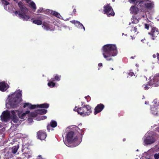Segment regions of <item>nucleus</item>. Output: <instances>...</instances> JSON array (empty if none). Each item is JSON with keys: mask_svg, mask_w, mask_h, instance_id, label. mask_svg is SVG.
Returning <instances> with one entry per match:
<instances>
[{"mask_svg": "<svg viewBox=\"0 0 159 159\" xmlns=\"http://www.w3.org/2000/svg\"><path fill=\"white\" fill-rule=\"evenodd\" d=\"M148 1L140 2L137 4L132 6L129 10L131 14L136 15L141 12H144L147 9H151L153 7V4Z\"/></svg>", "mask_w": 159, "mask_h": 159, "instance_id": "obj_1", "label": "nucleus"}, {"mask_svg": "<svg viewBox=\"0 0 159 159\" xmlns=\"http://www.w3.org/2000/svg\"><path fill=\"white\" fill-rule=\"evenodd\" d=\"M102 49L103 57L108 61L112 60L111 57L116 56L118 53L117 48L115 44L105 45L102 47Z\"/></svg>", "mask_w": 159, "mask_h": 159, "instance_id": "obj_2", "label": "nucleus"}, {"mask_svg": "<svg viewBox=\"0 0 159 159\" xmlns=\"http://www.w3.org/2000/svg\"><path fill=\"white\" fill-rule=\"evenodd\" d=\"M21 92V91L19 90L16 94H12L11 95V98L9 100V104L12 108H16L19 106L20 103L19 99L22 96Z\"/></svg>", "mask_w": 159, "mask_h": 159, "instance_id": "obj_3", "label": "nucleus"}, {"mask_svg": "<svg viewBox=\"0 0 159 159\" xmlns=\"http://www.w3.org/2000/svg\"><path fill=\"white\" fill-rule=\"evenodd\" d=\"M18 5L20 8V12L19 11L18 15L19 17L23 20H27L30 18L29 16L26 15V14L28 11V9L21 2H19Z\"/></svg>", "mask_w": 159, "mask_h": 159, "instance_id": "obj_4", "label": "nucleus"}, {"mask_svg": "<svg viewBox=\"0 0 159 159\" xmlns=\"http://www.w3.org/2000/svg\"><path fill=\"white\" fill-rule=\"evenodd\" d=\"M77 112L83 116H89L92 112V108L89 105H84L82 107L78 108Z\"/></svg>", "mask_w": 159, "mask_h": 159, "instance_id": "obj_5", "label": "nucleus"}, {"mask_svg": "<svg viewBox=\"0 0 159 159\" xmlns=\"http://www.w3.org/2000/svg\"><path fill=\"white\" fill-rule=\"evenodd\" d=\"M103 8L104 14L107 15L108 16H115V12L110 4H106L104 6Z\"/></svg>", "mask_w": 159, "mask_h": 159, "instance_id": "obj_6", "label": "nucleus"}, {"mask_svg": "<svg viewBox=\"0 0 159 159\" xmlns=\"http://www.w3.org/2000/svg\"><path fill=\"white\" fill-rule=\"evenodd\" d=\"M11 118L13 116H16V113L17 112L18 116L20 118L22 119L24 118L26 114H29L30 113V111H27L24 113H22L21 112L17 110L11 111Z\"/></svg>", "mask_w": 159, "mask_h": 159, "instance_id": "obj_7", "label": "nucleus"}, {"mask_svg": "<svg viewBox=\"0 0 159 159\" xmlns=\"http://www.w3.org/2000/svg\"><path fill=\"white\" fill-rule=\"evenodd\" d=\"M156 140L153 135L145 136L144 139V142L145 145L151 144L154 143Z\"/></svg>", "mask_w": 159, "mask_h": 159, "instance_id": "obj_8", "label": "nucleus"}, {"mask_svg": "<svg viewBox=\"0 0 159 159\" xmlns=\"http://www.w3.org/2000/svg\"><path fill=\"white\" fill-rule=\"evenodd\" d=\"M149 84L153 85L155 87L159 86V73L156 74L153 79L150 80Z\"/></svg>", "mask_w": 159, "mask_h": 159, "instance_id": "obj_9", "label": "nucleus"}, {"mask_svg": "<svg viewBox=\"0 0 159 159\" xmlns=\"http://www.w3.org/2000/svg\"><path fill=\"white\" fill-rule=\"evenodd\" d=\"M148 34L152 37V39L154 40L157 37L159 34L158 29L156 27H152L151 31L148 33Z\"/></svg>", "mask_w": 159, "mask_h": 159, "instance_id": "obj_10", "label": "nucleus"}, {"mask_svg": "<svg viewBox=\"0 0 159 159\" xmlns=\"http://www.w3.org/2000/svg\"><path fill=\"white\" fill-rule=\"evenodd\" d=\"M0 117L2 120L5 122L11 119V116L9 111H3Z\"/></svg>", "mask_w": 159, "mask_h": 159, "instance_id": "obj_11", "label": "nucleus"}, {"mask_svg": "<svg viewBox=\"0 0 159 159\" xmlns=\"http://www.w3.org/2000/svg\"><path fill=\"white\" fill-rule=\"evenodd\" d=\"M74 134V132L71 131L69 132L66 134V139L69 142H75L77 139L78 138L76 136L73 139Z\"/></svg>", "mask_w": 159, "mask_h": 159, "instance_id": "obj_12", "label": "nucleus"}, {"mask_svg": "<svg viewBox=\"0 0 159 159\" xmlns=\"http://www.w3.org/2000/svg\"><path fill=\"white\" fill-rule=\"evenodd\" d=\"M37 138L41 140L45 139L47 137L46 132L42 130H39L37 132Z\"/></svg>", "mask_w": 159, "mask_h": 159, "instance_id": "obj_13", "label": "nucleus"}, {"mask_svg": "<svg viewBox=\"0 0 159 159\" xmlns=\"http://www.w3.org/2000/svg\"><path fill=\"white\" fill-rule=\"evenodd\" d=\"M104 107V105L102 103L98 104L94 108V113L95 115L101 112Z\"/></svg>", "mask_w": 159, "mask_h": 159, "instance_id": "obj_14", "label": "nucleus"}, {"mask_svg": "<svg viewBox=\"0 0 159 159\" xmlns=\"http://www.w3.org/2000/svg\"><path fill=\"white\" fill-rule=\"evenodd\" d=\"M9 88V85L4 81L0 82V90L1 91H5Z\"/></svg>", "mask_w": 159, "mask_h": 159, "instance_id": "obj_15", "label": "nucleus"}, {"mask_svg": "<svg viewBox=\"0 0 159 159\" xmlns=\"http://www.w3.org/2000/svg\"><path fill=\"white\" fill-rule=\"evenodd\" d=\"M71 23L75 25L79 28L83 29L84 31L85 30V28L83 24L79 21L75 20H73L70 21Z\"/></svg>", "mask_w": 159, "mask_h": 159, "instance_id": "obj_16", "label": "nucleus"}, {"mask_svg": "<svg viewBox=\"0 0 159 159\" xmlns=\"http://www.w3.org/2000/svg\"><path fill=\"white\" fill-rule=\"evenodd\" d=\"M23 107L24 108L26 107H28L29 108L31 109H33L36 108H39L37 105H31V104L28 103H25Z\"/></svg>", "mask_w": 159, "mask_h": 159, "instance_id": "obj_17", "label": "nucleus"}, {"mask_svg": "<svg viewBox=\"0 0 159 159\" xmlns=\"http://www.w3.org/2000/svg\"><path fill=\"white\" fill-rule=\"evenodd\" d=\"M48 12H49V13L52 14L54 16H56L58 18H60V16L61 15H60V14L59 13H58V12H57L56 11H53L52 10H49Z\"/></svg>", "mask_w": 159, "mask_h": 159, "instance_id": "obj_18", "label": "nucleus"}, {"mask_svg": "<svg viewBox=\"0 0 159 159\" xmlns=\"http://www.w3.org/2000/svg\"><path fill=\"white\" fill-rule=\"evenodd\" d=\"M19 148V146L18 145L16 146H14L10 148L9 149V151L10 150L11 151L10 152L15 154L17 152Z\"/></svg>", "mask_w": 159, "mask_h": 159, "instance_id": "obj_19", "label": "nucleus"}, {"mask_svg": "<svg viewBox=\"0 0 159 159\" xmlns=\"http://www.w3.org/2000/svg\"><path fill=\"white\" fill-rule=\"evenodd\" d=\"M12 157V155L11 152L9 151L6 153L3 157V159H10Z\"/></svg>", "mask_w": 159, "mask_h": 159, "instance_id": "obj_20", "label": "nucleus"}, {"mask_svg": "<svg viewBox=\"0 0 159 159\" xmlns=\"http://www.w3.org/2000/svg\"><path fill=\"white\" fill-rule=\"evenodd\" d=\"M64 142L67 146L70 147H75L79 144H78L75 145H74L73 143L75 142H69V141H68L67 140V142Z\"/></svg>", "mask_w": 159, "mask_h": 159, "instance_id": "obj_21", "label": "nucleus"}, {"mask_svg": "<svg viewBox=\"0 0 159 159\" xmlns=\"http://www.w3.org/2000/svg\"><path fill=\"white\" fill-rule=\"evenodd\" d=\"M128 1L131 3L137 4L140 2H143L145 1H148V0H128Z\"/></svg>", "mask_w": 159, "mask_h": 159, "instance_id": "obj_22", "label": "nucleus"}, {"mask_svg": "<svg viewBox=\"0 0 159 159\" xmlns=\"http://www.w3.org/2000/svg\"><path fill=\"white\" fill-rule=\"evenodd\" d=\"M37 106L39 108H47L49 107V104L48 103H45L40 105L38 104Z\"/></svg>", "mask_w": 159, "mask_h": 159, "instance_id": "obj_23", "label": "nucleus"}, {"mask_svg": "<svg viewBox=\"0 0 159 159\" xmlns=\"http://www.w3.org/2000/svg\"><path fill=\"white\" fill-rule=\"evenodd\" d=\"M37 111L38 114L40 115L45 114L47 112V110L45 109L37 110Z\"/></svg>", "mask_w": 159, "mask_h": 159, "instance_id": "obj_24", "label": "nucleus"}, {"mask_svg": "<svg viewBox=\"0 0 159 159\" xmlns=\"http://www.w3.org/2000/svg\"><path fill=\"white\" fill-rule=\"evenodd\" d=\"M30 7L33 10V11H35L36 9V7L35 3L33 1L30 2Z\"/></svg>", "mask_w": 159, "mask_h": 159, "instance_id": "obj_25", "label": "nucleus"}, {"mask_svg": "<svg viewBox=\"0 0 159 159\" xmlns=\"http://www.w3.org/2000/svg\"><path fill=\"white\" fill-rule=\"evenodd\" d=\"M42 26L44 29H45L47 30H48L50 29L48 25L46 22H43Z\"/></svg>", "mask_w": 159, "mask_h": 159, "instance_id": "obj_26", "label": "nucleus"}, {"mask_svg": "<svg viewBox=\"0 0 159 159\" xmlns=\"http://www.w3.org/2000/svg\"><path fill=\"white\" fill-rule=\"evenodd\" d=\"M51 126L52 128L56 127L57 125V123L56 121L55 120H51L49 124Z\"/></svg>", "mask_w": 159, "mask_h": 159, "instance_id": "obj_27", "label": "nucleus"}, {"mask_svg": "<svg viewBox=\"0 0 159 159\" xmlns=\"http://www.w3.org/2000/svg\"><path fill=\"white\" fill-rule=\"evenodd\" d=\"M33 23L37 25H41L42 24V22L40 20H34L33 21Z\"/></svg>", "mask_w": 159, "mask_h": 159, "instance_id": "obj_28", "label": "nucleus"}, {"mask_svg": "<svg viewBox=\"0 0 159 159\" xmlns=\"http://www.w3.org/2000/svg\"><path fill=\"white\" fill-rule=\"evenodd\" d=\"M38 113H37V110L35 111L32 112H31L30 115V116L33 117H35L38 115Z\"/></svg>", "mask_w": 159, "mask_h": 159, "instance_id": "obj_29", "label": "nucleus"}, {"mask_svg": "<svg viewBox=\"0 0 159 159\" xmlns=\"http://www.w3.org/2000/svg\"><path fill=\"white\" fill-rule=\"evenodd\" d=\"M55 83L53 82L52 81H49L48 83V85L50 88H53L55 85Z\"/></svg>", "mask_w": 159, "mask_h": 159, "instance_id": "obj_30", "label": "nucleus"}, {"mask_svg": "<svg viewBox=\"0 0 159 159\" xmlns=\"http://www.w3.org/2000/svg\"><path fill=\"white\" fill-rule=\"evenodd\" d=\"M11 118L12 119V120L13 122L15 123H17L19 120L18 118L16 116H13V117Z\"/></svg>", "mask_w": 159, "mask_h": 159, "instance_id": "obj_31", "label": "nucleus"}, {"mask_svg": "<svg viewBox=\"0 0 159 159\" xmlns=\"http://www.w3.org/2000/svg\"><path fill=\"white\" fill-rule=\"evenodd\" d=\"M132 23L134 24L137 23L139 22L138 20L134 16H133L131 19Z\"/></svg>", "mask_w": 159, "mask_h": 159, "instance_id": "obj_32", "label": "nucleus"}, {"mask_svg": "<svg viewBox=\"0 0 159 159\" xmlns=\"http://www.w3.org/2000/svg\"><path fill=\"white\" fill-rule=\"evenodd\" d=\"M151 85L153 86V85H149V82L148 84H144L143 86L144 87V88L145 89H148L150 88L148 87V86Z\"/></svg>", "mask_w": 159, "mask_h": 159, "instance_id": "obj_33", "label": "nucleus"}, {"mask_svg": "<svg viewBox=\"0 0 159 159\" xmlns=\"http://www.w3.org/2000/svg\"><path fill=\"white\" fill-rule=\"evenodd\" d=\"M61 76L56 75L54 77V79L57 81H59L61 79Z\"/></svg>", "mask_w": 159, "mask_h": 159, "instance_id": "obj_34", "label": "nucleus"}, {"mask_svg": "<svg viewBox=\"0 0 159 159\" xmlns=\"http://www.w3.org/2000/svg\"><path fill=\"white\" fill-rule=\"evenodd\" d=\"M131 31H133L134 33L136 32L137 31V28L136 26H133L130 30Z\"/></svg>", "mask_w": 159, "mask_h": 159, "instance_id": "obj_35", "label": "nucleus"}, {"mask_svg": "<svg viewBox=\"0 0 159 159\" xmlns=\"http://www.w3.org/2000/svg\"><path fill=\"white\" fill-rule=\"evenodd\" d=\"M4 136V134L2 132V129H0V139L3 138Z\"/></svg>", "mask_w": 159, "mask_h": 159, "instance_id": "obj_36", "label": "nucleus"}, {"mask_svg": "<svg viewBox=\"0 0 159 159\" xmlns=\"http://www.w3.org/2000/svg\"><path fill=\"white\" fill-rule=\"evenodd\" d=\"M2 4L5 6H7L9 4V2H7V0H2Z\"/></svg>", "mask_w": 159, "mask_h": 159, "instance_id": "obj_37", "label": "nucleus"}, {"mask_svg": "<svg viewBox=\"0 0 159 159\" xmlns=\"http://www.w3.org/2000/svg\"><path fill=\"white\" fill-rule=\"evenodd\" d=\"M155 159H158L159 158V152L158 153H155L154 155Z\"/></svg>", "mask_w": 159, "mask_h": 159, "instance_id": "obj_38", "label": "nucleus"}, {"mask_svg": "<svg viewBox=\"0 0 159 159\" xmlns=\"http://www.w3.org/2000/svg\"><path fill=\"white\" fill-rule=\"evenodd\" d=\"M145 27L147 30L149 29V25L147 24H145L144 25Z\"/></svg>", "mask_w": 159, "mask_h": 159, "instance_id": "obj_39", "label": "nucleus"}, {"mask_svg": "<svg viewBox=\"0 0 159 159\" xmlns=\"http://www.w3.org/2000/svg\"><path fill=\"white\" fill-rule=\"evenodd\" d=\"M51 127L50 126V125L49 124H48L47 126V129L48 131H49L51 130Z\"/></svg>", "mask_w": 159, "mask_h": 159, "instance_id": "obj_40", "label": "nucleus"}, {"mask_svg": "<svg viewBox=\"0 0 159 159\" xmlns=\"http://www.w3.org/2000/svg\"><path fill=\"white\" fill-rule=\"evenodd\" d=\"M47 117L46 116H41V119L42 120H44L46 119L47 118Z\"/></svg>", "mask_w": 159, "mask_h": 159, "instance_id": "obj_41", "label": "nucleus"}, {"mask_svg": "<svg viewBox=\"0 0 159 159\" xmlns=\"http://www.w3.org/2000/svg\"><path fill=\"white\" fill-rule=\"evenodd\" d=\"M37 159H45L44 158H43L42 157L41 155H39L38 157V158Z\"/></svg>", "mask_w": 159, "mask_h": 159, "instance_id": "obj_42", "label": "nucleus"}, {"mask_svg": "<svg viewBox=\"0 0 159 159\" xmlns=\"http://www.w3.org/2000/svg\"><path fill=\"white\" fill-rule=\"evenodd\" d=\"M129 75L132 76L134 75V74L133 72H130L129 73Z\"/></svg>", "mask_w": 159, "mask_h": 159, "instance_id": "obj_43", "label": "nucleus"}, {"mask_svg": "<svg viewBox=\"0 0 159 159\" xmlns=\"http://www.w3.org/2000/svg\"><path fill=\"white\" fill-rule=\"evenodd\" d=\"M18 13H19V11H15V12H14V13H15V14L17 16V14H18Z\"/></svg>", "mask_w": 159, "mask_h": 159, "instance_id": "obj_44", "label": "nucleus"}, {"mask_svg": "<svg viewBox=\"0 0 159 159\" xmlns=\"http://www.w3.org/2000/svg\"><path fill=\"white\" fill-rule=\"evenodd\" d=\"M76 12V10L75 9H74L73 11V14H75Z\"/></svg>", "mask_w": 159, "mask_h": 159, "instance_id": "obj_45", "label": "nucleus"}, {"mask_svg": "<svg viewBox=\"0 0 159 159\" xmlns=\"http://www.w3.org/2000/svg\"><path fill=\"white\" fill-rule=\"evenodd\" d=\"M32 157L30 155H28L26 157L27 158V159H29L30 158Z\"/></svg>", "mask_w": 159, "mask_h": 159, "instance_id": "obj_46", "label": "nucleus"}, {"mask_svg": "<svg viewBox=\"0 0 159 159\" xmlns=\"http://www.w3.org/2000/svg\"><path fill=\"white\" fill-rule=\"evenodd\" d=\"M98 66H102V64L101 63H100L98 64Z\"/></svg>", "mask_w": 159, "mask_h": 159, "instance_id": "obj_47", "label": "nucleus"}, {"mask_svg": "<svg viewBox=\"0 0 159 159\" xmlns=\"http://www.w3.org/2000/svg\"><path fill=\"white\" fill-rule=\"evenodd\" d=\"M77 108V107H75V108L74 109V111H77V109L78 108Z\"/></svg>", "mask_w": 159, "mask_h": 159, "instance_id": "obj_48", "label": "nucleus"}, {"mask_svg": "<svg viewBox=\"0 0 159 159\" xmlns=\"http://www.w3.org/2000/svg\"><path fill=\"white\" fill-rule=\"evenodd\" d=\"M157 57L158 60H159V53H157Z\"/></svg>", "mask_w": 159, "mask_h": 159, "instance_id": "obj_49", "label": "nucleus"}, {"mask_svg": "<svg viewBox=\"0 0 159 159\" xmlns=\"http://www.w3.org/2000/svg\"><path fill=\"white\" fill-rule=\"evenodd\" d=\"M152 56L154 58H155L156 57V55L155 54H153Z\"/></svg>", "mask_w": 159, "mask_h": 159, "instance_id": "obj_50", "label": "nucleus"}, {"mask_svg": "<svg viewBox=\"0 0 159 159\" xmlns=\"http://www.w3.org/2000/svg\"><path fill=\"white\" fill-rule=\"evenodd\" d=\"M28 120L29 121H31V120L32 121V118H29L28 119Z\"/></svg>", "mask_w": 159, "mask_h": 159, "instance_id": "obj_51", "label": "nucleus"}, {"mask_svg": "<svg viewBox=\"0 0 159 159\" xmlns=\"http://www.w3.org/2000/svg\"><path fill=\"white\" fill-rule=\"evenodd\" d=\"M145 40V39H142L141 40V41L143 43H144V42H143V41L144 40Z\"/></svg>", "mask_w": 159, "mask_h": 159, "instance_id": "obj_52", "label": "nucleus"}, {"mask_svg": "<svg viewBox=\"0 0 159 159\" xmlns=\"http://www.w3.org/2000/svg\"><path fill=\"white\" fill-rule=\"evenodd\" d=\"M135 57V56H134V57L132 56V57H131V59H134V57Z\"/></svg>", "mask_w": 159, "mask_h": 159, "instance_id": "obj_53", "label": "nucleus"}, {"mask_svg": "<svg viewBox=\"0 0 159 159\" xmlns=\"http://www.w3.org/2000/svg\"><path fill=\"white\" fill-rule=\"evenodd\" d=\"M157 131L158 132H159V127H158V129H157Z\"/></svg>", "mask_w": 159, "mask_h": 159, "instance_id": "obj_54", "label": "nucleus"}, {"mask_svg": "<svg viewBox=\"0 0 159 159\" xmlns=\"http://www.w3.org/2000/svg\"><path fill=\"white\" fill-rule=\"evenodd\" d=\"M26 2H28L29 1H30V0H25Z\"/></svg>", "mask_w": 159, "mask_h": 159, "instance_id": "obj_55", "label": "nucleus"}, {"mask_svg": "<svg viewBox=\"0 0 159 159\" xmlns=\"http://www.w3.org/2000/svg\"><path fill=\"white\" fill-rule=\"evenodd\" d=\"M25 156V155H23L22 156Z\"/></svg>", "mask_w": 159, "mask_h": 159, "instance_id": "obj_56", "label": "nucleus"}, {"mask_svg": "<svg viewBox=\"0 0 159 159\" xmlns=\"http://www.w3.org/2000/svg\"><path fill=\"white\" fill-rule=\"evenodd\" d=\"M111 69V70H113V68H112Z\"/></svg>", "mask_w": 159, "mask_h": 159, "instance_id": "obj_57", "label": "nucleus"}, {"mask_svg": "<svg viewBox=\"0 0 159 159\" xmlns=\"http://www.w3.org/2000/svg\"><path fill=\"white\" fill-rule=\"evenodd\" d=\"M82 105L83 104L82 102Z\"/></svg>", "mask_w": 159, "mask_h": 159, "instance_id": "obj_58", "label": "nucleus"}, {"mask_svg": "<svg viewBox=\"0 0 159 159\" xmlns=\"http://www.w3.org/2000/svg\"><path fill=\"white\" fill-rule=\"evenodd\" d=\"M25 157H26V156H25V157H24L25 159Z\"/></svg>", "mask_w": 159, "mask_h": 159, "instance_id": "obj_59", "label": "nucleus"}, {"mask_svg": "<svg viewBox=\"0 0 159 159\" xmlns=\"http://www.w3.org/2000/svg\"><path fill=\"white\" fill-rule=\"evenodd\" d=\"M8 1H10V0H8Z\"/></svg>", "mask_w": 159, "mask_h": 159, "instance_id": "obj_60", "label": "nucleus"}]
</instances>
